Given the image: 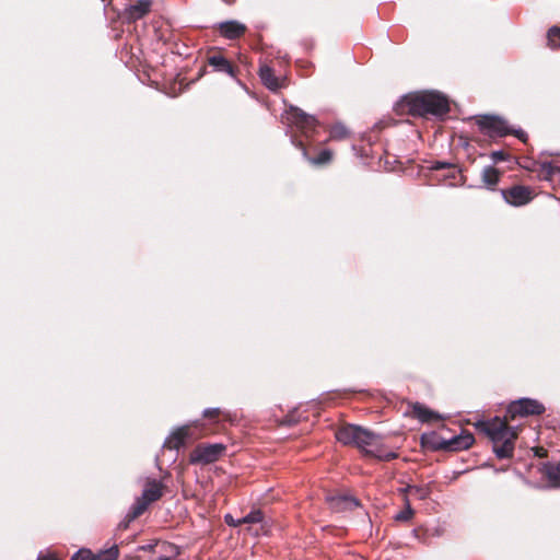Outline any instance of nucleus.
Returning a JSON list of instances; mask_svg holds the SVG:
<instances>
[{"label":"nucleus","mask_w":560,"mask_h":560,"mask_svg":"<svg viewBox=\"0 0 560 560\" xmlns=\"http://www.w3.org/2000/svg\"><path fill=\"white\" fill-rule=\"evenodd\" d=\"M336 439L345 445H354L368 455L381 460L397 457L395 452L383 450L382 436L359 425L348 424L336 432Z\"/></svg>","instance_id":"obj_1"},{"label":"nucleus","mask_w":560,"mask_h":560,"mask_svg":"<svg viewBox=\"0 0 560 560\" xmlns=\"http://www.w3.org/2000/svg\"><path fill=\"white\" fill-rule=\"evenodd\" d=\"M475 427L482 431L493 443V452L498 458H511L514 453V442L518 435V427H509L506 419L498 417L491 420H480Z\"/></svg>","instance_id":"obj_2"},{"label":"nucleus","mask_w":560,"mask_h":560,"mask_svg":"<svg viewBox=\"0 0 560 560\" xmlns=\"http://www.w3.org/2000/svg\"><path fill=\"white\" fill-rule=\"evenodd\" d=\"M409 110L412 115L442 117L448 113L450 102L445 95L439 92H423L410 97Z\"/></svg>","instance_id":"obj_3"},{"label":"nucleus","mask_w":560,"mask_h":560,"mask_svg":"<svg viewBox=\"0 0 560 560\" xmlns=\"http://www.w3.org/2000/svg\"><path fill=\"white\" fill-rule=\"evenodd\" d=\"M477 125L480 130L489 137H504L513 133L518 139L525 141V132L523 130H514L510 128L508 122L499 116H480L477 118Z\"/></svg>","instance_id":"obj_4"},{"label":"nucleus","mask_w":560,"mask_h":560,"mask_svg":"<svg viewBox=\"0 0 560 560\" xmlns=\"http://www.w3.org/2000/svg\"><path fill=\"white\" fill-rule=\"evenodd\" d=\"M545 406L536 399L520 398L512 401L506 409V418L514 420L517 417L541 415Z\"/></svg>","instance_id":"obj_5"},{"label":"nucleus","mask_w":560,"mask_h":560,"mask_svg":"<svg viewBox=\"0 0 560 560\" xmlns=\"http://www.w3.org/2000/svg\"><path fill=\"white\" fill-rule=\"evenodd\" d=\"M225 448L222 443L200 444L190 453L189 462L201 465L211 464L222 456Z\"/></svg>","instance_id":"obj_6"},{"label":"nucleus","mask_w":560,"mask_h":560,"mask_svg":"<svg viewBox=\"0 0 560 560\" xmlns=\"http://www.w3.org/2000/svg\"><path fill=\"white\" fill-rule=\"evenodd\" d=\"M242 524H248V530L254 536L267 534L269 530V524L260 510H254L241 517V525Z\"/></svg>","instance_id":"obj_7"},{"label":"nucleus","mask_w":560,"mask_h":560,"mask_svg":"<svg viewBox=\"0 0 560 560\" xmlns=\"http://www.w3.org/2000/svg\"><path fill=\"white\" fill-rule=\"evenodd\" d=\"M288 120L301 129L304 133L313 130L316 126L314 116L306 114L298 107H290L288 112Z\"/></svg>","instance_id":"obj_8"},{"label":"nucleus","mask_w":560,"mask_h":560,"mask_svg":"<svg viewBox=\"0 0 560 560\" xmlns=\"http://www.w3.org/2000/svg\"><path fill=\"white\" fill-rule=\"evenodd\" d=\"M504 200L512 206H523L530 201V190L524 186H513L510 189L502 190Z\"/></svg>","instance_id":"obj_9"},{"label":"nucleus","mask_w":560,"mask_h":560,"mask_svg":"<svg viewBox=\"0 0 560 560\" xmlns=\"http://www.w3.org/2000/svg\"><path fill=\"white\" fill-rule=\"evenodd\" d=\"M327 503L334 512L351 511L360 505L359 500L349 494L328 495Z\"/></svg>","instance_id":"obj_10"},{"label":"nucleus","mask_w":560,"mask_h":560,"mask_svg":"<svg viewBox=\"0 0 560 560\" xmlns=\"http://www.w3.org/2000/svg\"><path fill=\"white\" fill-rule=\"evenodd\" d=\"M151 4V0H138L125 9L122 18L128 22H136L149 13Z\"/></svg>","instance_id":"obj_11"},{"label":"nucleus","mask_w":560,"mask_h":560,"mask_svg":"<svg viewBox=\"0 0 560 560\" xmlns=\"http://www.w3.org/2000/svg\"><path fill=\"white\" fill-rule=\"evenodd\" d=\"M189 438H191L190 425L186 424L172 432V434L166 439L164 446L170 450H178L184 446L186 440Z\"/></svg>","instance_id":"obj_12"},{"label":"nucleus","mask_w":560,"mask_h":560,"mask_svg":"<svg viewBox=\"0 0 560 560\" xmlns=\"http://www.w3.org/2000/svg\"><path fill=\"white\" fill-rule=\"evenodd\" d=\"M475 439L472 434L466 433L458 436H455L448 441H443L440 446L451 450V451H458V450H466L469 446L472 445Z\"/></svg>","instance_id":"obj_13"},{"label":"nucleus","mask_w":560,"mask_h":560,"mask_svg":"<svg viewBox=\"0 0 560 560\" xmlns=\"http://www.w3.org/2000/svg\"><path fill=\"white\" fill-rule=\"evenodd\" d=\"M163 494V485L161 481L155 479H149L143 488L141 498H143L147 502L152 503L159 500Z\"/></svg>","instance_id":"obj_14"},{"label":"nucleus","mask_w":560,"mask_h":560,"mask_svg":"<svg viewBox=\"0 0 560 560\" xmlns=\"http://www.w3.org/2000/svg\"><path fill=\"white\" fill-rule=\"evenodd\" d=\"M536 172L540 178L551 182L560 174V164L558 161H545L538 164Z\"/></svg>","instance_id":"obj_15"},{"label":"nucleus","mask_w":560,"mask_h":560,"mask_svg":"<svg viewBox=\"0 0 560 560\" xmlns=\"http://www.w3.org/2000/svg\"><path fill=\"white\" fill-rule=\"evenodd\" d=\"M209 65L218 72H224L230 77H235V71L230 61L222 55H213L209 58Z\"/></svg>","instance_id":"obj_16"},{"label":"nucleus","mask_w":560,"mask_h":560,"mask_svg":"<svg viewBox=\"0 0 560 560\" xmlns=\"http://www.w3.org/2000/svg\"><path fill=\"white\" fill-rule=\"evenodd\" d=\"M245 30V25L236 21H228L220 24L221 34L230 39L241 36Z\"/></svg>","instance_id":"obj_17"},{"label":"nucleus","mask_w":560,"mask_h":560,"mask_svg":"<svg viewBox=\"0 0 560 560\" xmlns=\"http://www.w3.org/2000/svg\"><path fill=\"white\" fill-rule=\"evenodd\" d=\"M259 77L261 82L272 91L280 88L279 79L275 75L273 70L268 65H262L259 68Z\"/></svg>","instance_id":"obj_18"},{"label":"nucleus","mask_w":560,"mask_h":560,"mask_svg":"<svg viewBox=\"0 0 560 560\" xmlns=\"http://www.w3.org/2000/svg\"><path fill=\"white\" fill-rule=\"evenodd\" d=\"M412 413L413 416L419 419L421 422H429L431 420H441L442 417L427 408L424 405L420 402H415L412 405Z\"/></svg>","instance_id":"obj_19"},{"label":"nucleus","mask_w":560,"mask_h":560,"mask_svg":"<svg viewBox=\"0 0 560 560\" xmlns=\"http://www.w3.org/2000/svg\"><path fill=\"white\" fill-rule=\"evenodd\" d=\"M545 476L549 488H560V462L557 465H547L545 467Z\"/></svg>","instance_id":"obj_20"},{"label":"nucleus","mask_w":560,"mask_h":560,"mask_svg":"<svg viewBox=\"0 0 560 560\" xmlns=\"http://www.w3.org/2000/svg\"><path fill=\"white\" fill-rule=\"evenodd\" d=\"M499 171L492 166H488L482 170L481 178L488 188H493L499 183Z\"/></svg>","instance_id":"obj_21"},{"label":"nucleus","mask_w":560,"mask_h":560,"mask_svg":"<svg viewBox=\"0 0 560 560\" xmlns=\"http://www.w3.org/2000/svg\"><path fill=\"white\" fill-rule=\"evenodd\" d=\"M118 555V547L114 545L110 548L102 550L95 555L92 553V560H117Z\"/></svg>","instance_id":"obj_22"},{"label":"nucleus","mask_w":560,"mask_h":560,"mask_svg":"<svg viewBox=\"0 0 560 560\" xmlns=\"http://www.w3.org/2000/svg\"><path fill=\"white\" fill-rule=\"evenodd\" d=\"M149 504L150 503L147 502L143 498H137L136 502L132 504L128 512L130 514V518L136 520L138 516H140L147 510Z\"/></svg>","instance_id":"obj_23"},{"label":"nucleus","mask_w":560,"mask_h":560,"mask_svg":"<svg viewBox=\"0 0 560 560\" xmlns=\"http://www.w3.org/2000/svg\"><path fill=\"white\" fill-rule=\"evenodd\" d=\"M404 492H408L417 497L419 500H425L430 495V488L428 486H407Z\"/></svg>","instance_id":"obj_24"},{"label":"nucleus","mask_w":560,"mask_h":560,"mask_svg":"<svg viewBox=\"0 0 560 560\" xmlns=\"http://www.w3.org/2000/svg\"><path fill=\"white\" fill-rule=\"evenodd\" d=\"M413 514L415 512L410 505L409 499L405 498V509L398 512L394 518L397 522H409L412 518Z\"/></svg>","instance_id":"obj_25"},{"label":"nucleus","mask_w":560,"mask_h":560,"mask_svg":"<svg viewBox=\"0 0 560 560\" xmlns=\"http://www.w3.org/2000/svg\"><path fill=\"white\" fill-rule=\"evenodd\" d=\"M547 38H548V45L551 48L560 47V27L559 26L550 27L547 33Z\"/></svg>","instance_id":"obj_26"},{"label":"nucleus","mask_w":560,"mask_h":560,"mask_svg":"<svg viewBox=\"0 0 560 560\" xmlns=\"http://www.w3.org/2000/svg\"><path fill=\"white\" fill-rule=\"evenodd\" d=\"M349 136V130L342 124H336L330 129V138L335 140H342Z\"/></svg>","instance_id":"obj_27"},{"label":"nucleus","mask_w":560,"mask_h":560,"mask_svg":"<svg viewBox=\"0 0 560 560\" xmlns=\"http://www.w3.org/2000/svg\"><path fill=\"white\" fill-rule=\"evenodd\" d=\"M332 153L330 150H323L316 158L310 159V162L314 165H323L330 162Z\"/></svg>","instance_id":"obj_28"},{"label":"nucleus","mask_w":560,"mask_h":560,"mask_svg":"<svg viewBox=\"0 0 560 560\" xmlns=\"http://www.w3.org/2000/svg\"><path fill=\"white\" fill-rule=\"evenodd\" d=\"M71 560H92V552L88 549H80L72 556Z\"/></svg>","instance_id":"obj_29"},{"label":"nucleus","mask_w":560,"mask_h":560,"mask_svg":"<svg viewBox=\"0 0 560 560\" xmlns=\"http://www.w3.org/2000/svg\"><path fill=\"white\" fill-rule=\"evenodd\" d=\"M506 158H508V154H506L504 151H501V150H499V151H493V152L491 153V160H492L494 163H498V162H500V161H504V160H506Z\"/></svg>","instance_id":"obj_30"},{"label":"nucleus","mask_w":560,"mask_h":560,"mask_svg":"<svg viewBox=\"0 0 560 560\" xmlns=\"http://www.w3.org/2000/svg\"><path fill=\"white\" fill-rule=\"evenodd\" d=\"M225 522L229 526L237 527L241 525V518H234L232 515H225Z\"/></svg>","instance_id":"obj_31"},{"label":"nucleus","mask_w":560,"mask_h":560,"mask_svg":"<svg viewBox=\"0 0 560 560\" xmlns=\"http://www.w3.org/2000/svg\"><path fill=\"white\" fill-rule=\"evenodd\" d=\"M221 413L219 408H208L203 410V417L211 418Z\"/></svg>","instance_id":"obj_32"},{"label":"nucleus","mask_w":560,"mask_h":560,"mask_svg":"<svg viewBox=\"0 0 560 560\" xmlns=\"http://www.w3.org/2000/svg\"><path fill=\"white\" fill-rule=\"evenodd\" d=\"M132 521L133 520L130 518V514L127 513V515L125 516L124 521H121L119 523L118 528L119 529H127Z\"/></svg>","instance_id":"obj_33"},{"label":"nucleus","mask_w":560,"mask_h":560,"mask_svg":"<svg viewBox=\"0 0 560 560\" xmlns=\"http://www.w3.org/2000/svg\"><path fill=\"white\" fill-rule=\"evenodd\" d=\"M37 560H58L55 553L47 552L43 553L40 552L37 557Z\"/></svg>","instance_id":"obj_34"},{"label":"nucleus","mask_w":560,"mask_h":560,"mask_svg":"<svg viewBox=\"0 0 560 560\" xmlns=\"http://www.w3.org/2000/svg\"><path fill=\"white\" fill-rule=\"evenodd\" d=\"M446 166H447V163L438 162L436 165L434 166V168L440 170V168H444Z\"/></svg>","instance_id":"obj_35"},{"label":"nucleus","mask_w":560,"mask_h":560,"mask_svg":"<svg viewBox=\"0 0 560 560\" xmlns=\"http://www.w3.org/2000/svg\"><path fill=\"white\" fill-rule=\"evenodd\" d=\"M159 560H170L168 558H160Z\"/></svg>","instance_id":"obj_36"}]
</instances>
